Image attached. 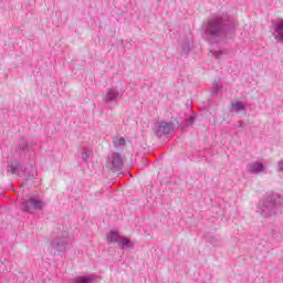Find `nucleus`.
I'll return each instance as SVG.
<instances>
[{"label": "nucleus", "instance_id": "obj_8", "mask_svg": "<svg viewBox=\"0 0 283 283\" xmlns=\"http://www.w3.org/2000/svg\"><path fill=\"white\" fill-rule=\"evenodd\" d=\"M249 174H264L268 169L266 165L261 160L251 161L247 165Z\"/></svg>", "mask_w": 283, "mask_h": 283}, {"label": "nucleus", "instance_id": "obj_13", "mask_svg": "<svg viewBox=\"0 0 283 283\" xmlns=\"http://www.w3.org/2000/svg\"><path fill=\"white\" fill-rule=\"evenodd\" d=\"M247 109V104L237 101L231 104V112H244Z\"/></svg>", "mask_w": 283, "mask_h": 283}, {"label": "nucleus", "instance_id": "obj_3", "mask_svg": "<svg viewBox=\"0 0 283 283\" xmlns=\"http://www.w3.org/2000/svg\"><path fill=\"white\" fill-rule=\"evenodd\" d=\"M20 209L24 213H34V211H41L45 209V201L39 196H28L27 199L20 203Z\"/></svg>", "mask_w": 283, "mask_h": 283}, {"label": "nucleus", "instance_id": "obj_11", "mask_svg": "<svg viewBox=\"0 0 283 283\" xmlns=\"http://www.w3.org/2000/svg\"><path fill=\"white\" fill-rule=\"evenodd\" d=\"M123 237L118 234V231L111 230L107 234V242L108 244H119V240H122Z\"/></svg>", "mask_w": 283, "mask_h": 283}, {"label": "nucleus", "instance_id": "obj_18", "mask_svg": "<svg viewBox=\"0 0 283 283\" xmlns=\"http://www.w3.org/2000/svg\"><path fill=\"white\" fill-rule=\"evenodd\" d=\"M212 52V56H214V59H220V56L222 55V51H211Z\"/></svg>", "mask_w": 283, "mask_h": 283}, {"label": "nucleus", "instance_id": "obj_16", "mask_svg": "<svg viewBox=\"0 0 283 283\" xmlns=\"http://www.w3.org/2000/svg\"><path fill=\"white\" fill-rule=\"evenodd\" d=\"M36 176H39V171L36 170V167L31 166L28 172V178H36Z\"/></svg>", "mask_w": 283, "mask_h": 283}, {"label": "nucleus", "instance_id": "obj_12", "mask_svg": "<svg viewBox=\"0 0 283 283\" xmlns=\"http://www.w3.org/2000/svg\"><path fill=\"white\" fill-rule=\"evenodd\" d=\"M118 248L123 249L124 251H132V249H134V241L122 237L118 243Z\"/></svg>", "mask_w": 283, "mask_h": 283}, {"label": "nucleus", "instance_id": "obj_10", "mask_svg": "<svg viewBox=\"0 0 283 283\" xmlns=\"http://www.w3.org/2000/svg\"><path fill=\"white\" fill-rule=\"evenodd\" d=\"M171 132V125L165 122L158 123L156 125V135L161 138V136H167V134H170Z\"/></svg>", "mask_w": 283, "mask_h": 283}, {"label": "nucleus", "instance_id": "obj_21", "mask_svg": "<svg viewBox=\"0 0 283 283\" xmlns=\"http://www.w3.org/2000/svg\"><path fill=\"white\" fill-rule=\"evenodd\" d=\"M144 163H147V159H144Z\"/></svg>", "mask_w": 283, "mask_h": 283}, {"label": "nucleus", "instance_id": "obj_5", "mask_svg": "<svg viewBox=\"0 0 283 283\" xmlns=\"http://www.w3.org/2000/svg\"><path fill=\"white\" fill-rule=\"evenodd\" d=\"M72 247V239L69 237H57L51 242V249H54L59 253L67 251Z\"/></svg>", "mask_w": 283, "mask_h": 283}, {"label": "nucleus", "instance_id": "obj_15", "mask_svg": "<svg viewBox=\"0 0 283 283\" xmlns=\"http://www.w3.org/2000/svg\"><path fill=\"white\" fill-rule=\"evenodd\" d=\"M113 143L115 147H125V144H126L125 138L123 137H116Z\"/></svg>", "mask_w": 283, "mask_h": 283}, {"label": "nucleus", "instance_id": "obj_1", "mask_svg": "<svg viewBox=\"0 0 283 283\" xmlns=\"http://www.w3.org/2000/svg\"><path fill=\"white\" fill-rule=\"evenodd\" d=\"M227 28H235V20L227 13L214 15L208 20L206 34L208 36H222L227 32Z\"/></svg>", "mask_w": 283, "mask_h": 283}, {"label": "nucleus", "instance_id": "obj_7", "mask_svg": "<svg viewBox=\"0 0 283 283\" xmlns=\"http://www.w3.org/2000/svg\"><path fill=\"white\" fill-rule=\"evenodd\" d=\"M7 171L9 174H13V176H19L22 178L28 177V175L25 174V167H23V165L17 163V161H12L11 164H9L7 167Z\"/></svg>", "mask_w": 283, "mask_h": 283}, {"label": "nucleus", "instance_id": "obj_17", "mask_svg": "<svg viewBox=\"0 0 283 283\" xmlns=\"http://www.w3.org/2000/svg\"><path fill=\"white\" fill-rule=\"evenodd\" d=\"M90 156H92V151L91 150H83L82 151V159L87 163V160H90Z\"/></svg>", "mask_w": 283, "mask_h": 283}, {"label": "nucleus", "instance_id": "obj_2", "mask_svg": "<svg viewBox=\"0 0 283 283\" xmlns=\"http://www.w3.org/2000/svg\"><path fill=\"white\" fill-rule=\"evenodd\" d=\"M283 207V197L277 193L266 195L258 205L256 212L263 218H271L276 216Z\"/></svg>", "mask_w": 283, "mask_h": 283}, {"label": "nucleus", "instance_id": "obj_4", "mask_svg": "<svg viewBox=\"0 0 283 283\" xmlns=\"http://www.w3.org/2000/svg\"><path fill=\"white\" fill-rule=\"evenodd\" d=\"M123 96H125V90H123L120 86H111L106 88L102 95V101L107 105H118V103L123 101Z\"/></svg>", "mask_w": 283, "mask_h": 283}, {"label": "nucleus", "instance_id": "obj_9", "mask_svg": "<svg viewBox=\"0 0 283 283\" xmlns=\"http://www.w3.org/2000/svg\"><path fill=\"white\" fill-rule=\"evenodd\" d=\"M272 30L274 31L273 36L275 41L283 42V19H277L272 24Z\"/></svg>", "mask_w": 283, "mask_h": 283}, {"label": "nucleus", "instance_id": "obj_14", "mask_svg": "<svg viewBox=\"0 0 283 283\" xmlns=\"http://www.w3.org/2000/svg\"><path fill=\"white\" fill-rule=\"evenodd\" d=\"M73 283H94V276H92V275L75 276L73 279Z\"/></svg>", "mask_w": 283, "mask_h": 283}, {"label": "nucleus", "instance_id": "obj_6", "mask_svg": "<svg viewBox=\"0 0 283 283\" xmlns=\"http://www.w3.org/2000/svg\"><path fill=\"white\" fill-rule=\"evenodd\" d=\"M107 169H111V171H120L123 169V158L119 154L113 153L108 158L106 163Z\"/></svg>", "mask_w": 283, "mask_h": 283}, {"label": "nucleus", "instance_id": "obj_19", "mask_svg": "<svg viewBox=\"0 0 283 283\" xmlns=\"http://www.w3.org/2000/svg\"><path fill=\"white\" fill-rule=\"evenodd\" d=\"M277 171H283V159L277 163Z\"/></svg>", "mask_w": 283, "mask_h": 283}, {"label": "nucleus", "instance_id": "obj_20", "mask_svg": "<svg viewBox=\"0 0 283 283\" xmlns=\"http://www.w3.org/2000/svg\"><path fill=\"white\" fill-rule=\"evenodd\" d=\"M22 150L25 151V146H22Z\"/></svg>", "mask_w": 283, "mask_h": 283}]
</instances>
